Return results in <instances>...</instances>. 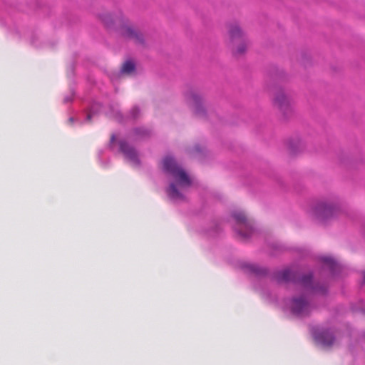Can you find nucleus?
I'll return each instance as SVG.
<instances>
[{
    "mask_svg": "<svg viewBox=\"0 0 365 365\" xmlns=\"http://www.w3.org/2000/svg\"><path fill=\"white\" fill-rule=\"evenodd\" d=\"M163 168L170 173L175 179V182L181 189L188 187L191 185V180L181 168L177 165L175 161L170 157L163 160Z\"/></svg>",
    "mask_w": 365,
    "mask_h": 365,
    "instance_id": "nucleus-1",
    "label": "nucleus"
},
{
    "mask_svg": "<svg viewBox=\"0 0 365 365\" xmlns=\"http://www.w3.org/2000/svg\"><path fill=\"white\" fill-rule=\"evenodd\" d=\"M341 212V209L336 199L321 200V225L334 220Z\"/></svg>",
    "mask_w": 365,
    "mask_h": 365,
    "instance_id": "nucleus-2",
    "label": "nucleus"
},
{
    "mask_svg": "<svg viewBox=\"0 0 365 365\" xmlns=\"http://www.w3.org/2000/svg\"><path fill=\"white\" fill-rule=\"evenodd\" d=\"M321 279L327 273L330 279L341 277L344 275V268L334 258L321 255Z\"/></svg>",
    "mask_w": 365,
    "mask_h": 365,
    "instance_id": "nucleus-3",
    "label": "nucleus"
},
{
    "mask_svg": "<svg viewBox=\"0 0 365 365\" xmlns=\"http://www.w3.org/2000/svg\"><path fill=\"white\" fill-rule=\"evenodd\" d=\"M273 105L285 118L292 113L291 100L283 90L279 89L274 92Z\"/></svg>",
    "mask_w": 365,
    "mask_h": 365,
    "instance_id": "nucleus-4",
    "label": "nucleus"
},
{
    "mask_svg": "<svg viewBox=\"0 0 365 365\" xmlns=\"http://www.w3.org/2000/svg\"><path fill=\"white\" fill-rule=\"evenodd\" d=\"M239 227L235 230L242 238L248 237L252 231V224L249 222L247 216L241 211H235L232 214Z\"/></svg>",
    "mask_w": 365,
    "mask_h": 365,
    "instance_id": "nucleus-5",
    "label": "nucleus"
},
{
    "mask_svg": "<svg viewBox=\"0 0 365 365\" xmlns=\"http://www.w3.org/2000/svg\"><path fill=\"white\" fill-rule=\"evenodd\" d=\"M227 43L229 46H235L238 42L247 38L245 32L237 22L228 24L227 25Z\"/></svg>",
    "mask_w": 365,
    "mask_h": 365,
    "instance_id": "nucleus-6",
    "label": "nucleus"
},
{
    "mask_svg": "<svg viewBox=\"0 0 365 365\" xmlns=\"http://www.w3.org/2000/svg\"><path fill=\"white\" fill-rule=\"evenodd\" d=\"M120 33L123 36L133 41L135 43L142 44L143 43L142 34L128 23L122 26Z\"/></svg>",
    "mask_w": 365,
    "mask_h": 365,
    "instance_id": "nucleus-7",
    "label": "nucleus"
},
{
    "mask_svg": "<svg viewBox=\"0 0 365 365\" xmlns=\"http://www.w3.org/2000/svg\"><path fill=\"white\" fill-rule=\"evenodd\" d=\"M188 102L190 105L193 108L194 112L196 115L201 116L204 113V109L202 107V98L196 93H190L188 97Z\"/></svg>",
    "mask_w": 365,
    "mask_h": 365,
    "instance_id": "nucleus-8",
    "label": "nucleus"
},
{
    "mask_svg": "<svg viewBox=\"0 0 365 365\" xmlns=\"http://www.w3.org/2000/svg\"><path fill=\"white\" fill-rule=\"evenodd\" d=\"M292 309L294 313L303 314L309 311V304L304 297L294 299Z\"/></svg>",
    "mask_w": 365,
    "mask_h": 365,
    "instance_id": "nucleus-9",
    "label": "nucleus"
},
{
    "mask_svg": "<svg viewBox=\"0 0 365 365\" xmlns=\"http://www.w3.org/2000/svg\"><path fill=\"white\" fill-rule=\"evenodd\" d=\"M321 345L324 347H329L335 341V334L331 329H324L321 331Z\"/></svg>",
    "mask_w": 365,
    "mask_h": 365,
    "instance_id": "nucleus-10",
    "label": "nucleus"
},
{
    "mask_svg": "<svg viewBox=\"0 0 365 365\" xmlns=\"http://www.w3.org/2000/svg\"><path fill=\"white\" fill-rule=\"evenodd\" d=\"M120 149L127 158L134 163H138V155L135 150L125 142L120 143Z\"/></svg>",
    "mask_w": 365,
    "mask_h": 365,
    "instance_id": "nucleus-11",
    "label": "nucleus"
},
{
    "mask_svg": "<svg viewBox=\"0 0 365 365\" xmlns=\"http://www.w3.org/2000/svg\"><path fill=\"white\" fill-rule=\"evenodd\" d=\"M249 45V41L247 38H244L241 41L238 42L235 46H230L232 49V52L235 55H242L246 51Z\"/></svg>",
    "mask_w": 365,
    "mask_h": 365,
    "instance_id": "nucleus-12",
    "label": "nucleus"
},
{
    "mask_svg": "<svg viewBox=\"0 0 365 365\" xmlns=\"http://www.w3.org/2000/svg\"><path fill=\"white\" fill-rule=\"evenodd\" d=\"M168 195L173 199H182V195L176 187L175 183H171L168 189Z\"/></svg>",
    "mask_w": 365,
    "mask_h": 365,
    "instance_id": "nucleus-13",
    "label": "nucleus"
},
{
    "mask_svg": "<svg viewBox=\"0 0 365 365\" xmlns=\"http://www.w3.org/2000/svg\"><path fill=\"white\" fill-rule=\"evenodd\" d=\"M135 71V64L131 61H125L121 68V72L123 73L130 75L132 73H133Z\"/></svg>",
    "mask_w": 365,
    "mask_h": 365,
    "instance_id": "nucleus-14",
    "label": "nucleus"
},
{
    "mask_svg": "<svg viewBox=\"0 0 365 365\" xmlns=\"http://www.w3.org/2000/svg\"><path fill=\"white\" fill-rule=\"evenodd\" d=\"M292 272L288 269H284L276 274V279L278 282H287L291 279Z\"/></svg>",
    "mask_w": 365,
    "mask_h": 365,
    "instance_id": "nucleus-15",
    "label": "nucleus"
},
{
    "mask_svg": "<svg viewBox=\"0 0 365 365\" xmlns=\"http://www.w3.org/2000/svg\"><path fill=\"white\" fill-rule=\"evenodd\" d=\"M320 290H321V299H322L324 296H326L327 294V287L325 284L321 283Z\"/></svg>",
    "mask_w": 365,
    "mask_h": 365,
    "instance_id": "nucleus-16",
    "label": "nucleus"
},
{
    "mask_svg": "<svg viewBox=\"0 0 365 365\" xmlns=\"http://www.w3.org/2000/svg\"><path fill=\"white\" fill-rule=\"evenodd\" d=\"M312 276L309 275V276H306V277H303L302 281H303L304 284H307V283H310L312 282Z\"/></svg>",
    "mask_w": 365,
    "mask_h": 365,
    "instance_id": "nucleus-17",
    "label": "nucleus"
},
{
    "mask_svg": "<svg viewBox=\"0 0 365 365\" xmlns=\"http://www.w3.org/2000/svg\"><path fill=\"white\" fill-rule=\"evenodd\" d=\"M362 284L365 286V272L364 273V277H363V283H362Z\"/></svg>",
    "mask_w": 365,
    "mask_h": 365,
    "instance_id": "nucleus-18",
    "label": "nucleus"
},
{
    "mask_svg": "<svg viewBox=\"0 0 365 365\" xmlns=\"http://www.w3.org/2000/svg\"><path fill=\"white\" fill-rule=\"evenodd\" d=\"M361 312L365 314V308L361 309Z\"/></svg>",
    "mask_w": 365,
    "mask_h": 365,
    "instance_id": "nucleus-19",
    "label": "nucleus"
},
{
    "mask_svg": "<svg viewBox=\"0 0 365 365\" xmlns=\"http://www.w3.org/2000/svg\"><path fill=\"white\" fill-rule=\"evenodd\" d=\"M90 118H91V115H88V118L90 119Z\"/></svg>",
    "mask_w": 365,
    "mask_h": 365,
    "instance_id": "nucleus-20",
    "label": "nucleus"
}]
</instances>
